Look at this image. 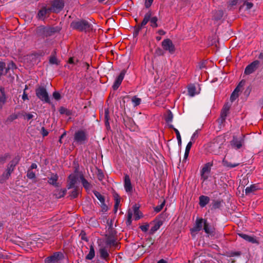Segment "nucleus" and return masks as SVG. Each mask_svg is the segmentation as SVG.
Returning <instances> with one entry per match:
<instances>
[{"mask_svg": "<svg viewBox=\"0 0 263 263\" xmlns=\"http://www.w3.org/2000/svg\"><path fill=\"white\" fill-rule=\"evenodd\" d=\"M70 27L79 31L88 32L92 30V25L87 20L77 19L71 22Z\"/></svg>", "mask_w": 263, "mask_h": 263, "instance_id": "obj_1", "label": "nucleus"}, {"mask_svg": "<svg viewBox=\"0 0 263 263\" xmlns=\"http://www.w3.org/2000/svg\"><path fill=\"white\" fill-rule=\"evenodd\" d=\"M19 161V158L15 157L7 165V168L0 176V183H3L9 179L14 167Z\"/></svg>", "mask_w": 263, "mask_h": 263, "instance_id": "obj_2", "label": "nucleus"}, {"mask_svg": "<svg viewBox=\"0 0 263 263\" xmlns=\"http://www.w3.org/2000/svg\"><path fill=\"white\" fill-rule=\"evenodd\" d=\"M225 142L224 137L219 136L214 139V142L211 144V148L213 153L218 155L222 152L223 145Z\"/></svg>", "mask_w": 263, "mask_h": 263, "instance_id": "obj_3", "label": "nucleus"}, {"mask_svg": "<svg viewBox=\"0 0 263 263\" xmlns=\"http://www.w3.org/2000/svg\"><path fill=\"white\" fill-rule=\"evenodd\" d=\"M58 31V29L53 27H44L43 26H39L36 29V33L43 37L51 35L52 34Z\"/></svg>", "mask_w": 263, "mask_h": 263, "instance_id": "obj_4", "label": "nucleus"}, {"mask_svg": "<svg viewBox=\"0 0 263 263\" xmlns=\"http://www.w3.org/2000/svg\"><path fill=\"white\" fill-rule=\"evenodd\" d=\"M245 137L242 135L240 136H234L231 141L232 147L236 150L241 148L245 144Z\"/></svg>", "mask_w": 263, "mask_h": 263, "instance_id": "obj_5", "label": "nucleus"}, {"mask_svg": "<svg viewBox=\"0 0 263 263\" xmlns=\"http://www.w3.org/2000/svg\"><path fill=\"white\" fill-rule=\"evenodd\" d=\"M36 96L42 101L49 102V98L46 89L43 87H40L35 90Z\"/></svg>", "mask_w": 263, "mask_h": 263, "instance_id": "obj_6", "label": "nucleus"}, {"mask_svg": "<svg viewBox=\"0 0 263 263\" xmlns=\"http://www.w3.org/2000/svg\"><path fill=\"white\" fill-rule=\"evenodd\" d=\"M162 46L163 49L165 51H168L170 54L174 53L175 51V47L172 41L170 39H166L164 40L162 42Z\"/></svg>", "mask_w": 263, "mask_h": 263, "instance_id": "obj_7", "label": "nucleus"}, {"mask_svg": "<svg viewBox=\"0 0 263 263\" xmlns=\"http://www.w3.org/2000/svg\"><path fill=\"white\" fill-rule=\"evenodd\" d=\"M74 139L77 142L82 144L87 141L88 137L84 131L80 130L75 133Z\"/></svg>", "mask_w": 263, "mask_h": 263, "instance_id": "obj_8", "label": "nucleus"}, {"mask_svg": "<svg viewBox=\"0 0 263 263\" xmlns=\"http://www.w3.org/2000/svg\"><path fill=\"white\" fill-rule=\"evenodd\" d=\"M64 3L63 0H55L53 2L52 6L49 7L51 12L58 13L63 8Z\"/></svg>", "mask_w": 263, "mask_h": 263, "instance_id": "obj_9", "label": "nucleus"}, {"mask_svg": "<svg viewBox=\"0 0 263 263\" xmlns=\"http://www.w3.org/2000/svg\"><path fill=\"white\" fill-rule=\"evenodd\" d=\"M126 72V70L124 69L119 74V75L116 78L113 85H112V89L115 90H117L121 85L125 73Z\"/></svg>", "mask_w": 263, "mask_h": 263, "instance_id": "obj_10", "label": "nucleus"}, {"mask_svg": "<svg viewBox=\"0 0 263 263\" xmlns=\"http://www.w3.org/2000/svg\"><path fill=\"white\" fill-rule=\"evenodd\" d=\"M63 255L60 252H57L53 255L45 259L46 263H57L59 260L62 259Z\"/></svg>", "mask_w": 263, "mask_h": 263, "instance_id": "obj_11", "label": "nucleus"}, {"mask_svg": "<svg viewBox=\"0 0 263 263\" xmlns=\"http://www.w3.org/2000/svg\"><path fill=\"white\" fill-rule=\"evenodd\" d=\"M51 10L49 8L43 7L38 12L37 17L39 20H44L51 13Z\"/></svg>", "mask_w": 263, "mask_h": 263, "instance_id": "obj_12", "label": "nucleus"}, {"mask_svg": "<svg viewBox=\"0 0 263 263\" xmlns=\"http://www.w3.org/2000/svg\"><path fill=\"white\" fill-rule=\"evenodd\" d=\"M124 187L127 193H132L133 192V186L131 183L130 179L128 175H125L124 180Z\"/></svg>", "mask_w": 263, "mask_h": 263, "instance_id": "obj_13", "label": "nucleus"}, {"mask_svg": "<svg viewBox=\"0 0 263 263\" xmlns=\"http://www.w3.org/2000/svg\"><path fill=\"white\" fill-rule=\"evenodd\" d=\"M205 221L202 218L197 219L196 223L194 228L192 229V232H197L200 231L202 227H204V221Z\"/></svg>", "mask_w": 263, "mask_h": 263, "instance_id": "obj_14", "label": "nucleus"}, {"mask_svg": "<svg viewBox=\"0 0 263 263\" xmlns=\"http://www.w3.org/2000/svg\"><path fill=\"white\" fill-rule=\"evenodd\" d=\"M0 110H1L5 104L7 97L6 96L5 88L0 87Z\"/></svg>", "mask_w": 263, "mask_h": 263, "instance_id": "obj_15", "label": "nucleus"}, {"mask_svg": "<svg viewBox=\"0 0 263 263\" xmlns=\"http://www.w3.org/2000/svg\"><path fill=\"white\" fill-rule=\"evenodd\" d=\"M94 194L97 199L100 201L103 210L106 211L107 209V206L105 204V200L103 196L100 193L97 191L94 192Z\"/></svg>", "mask_w": 263, "mask_h": 263, "instance_id": "obj_16", "label": "nucleus"}, {"mask_svg": "<svg viewBox=\"0 0 263 263\" xmlns=\"http://www.w3.org/2000/svg\"><path fill=\"white\" fill-rule=\"evenodd\" d=\"M77 180V177L75 174H71L69 176L68 189L74 187Z\"/></svg>", "mask_w": 263, "mask_h": 263, "instance_id": "obj_17", "label": "nucleus"}, {"mask_svg": "<svg viewBox=\"0 0 263 263\" xmlns=\"http://www.w3.org/2000/svg\"><path fill=\"white\" fill-rule=\"evenodd\" d=\"M152 15V12L151 11H148L147 13H146L144 17L143 18V21H142L141 23L139 25L140 29H141L143 28L145 25L147 24V23L149 21L151 16Z\"/></svg>", "mask_w": 263, "mask_h": 263, "instance_id": "obj_18", "label": "nucleus"}, {"mask_svg": "<svg viewBox=\"0 0 263 263\" xmlns=\"http://www.w3.org/2000/svg\"><path fill=\"white\" fill-rule=\"evenodd\" d=\"M230 109V106L228 104L224 105L221 112V121H224L226 117L229 112V110Z\"/></svg>", "mask_w": 263, "mask_h": 263, "instance_id": "obj_19", "label": "nucleus"}, {"mask_svg": "<svg viewBox=\"0 0 263 263\" xmlns=\"http://www.w3.org/2000/svg\"><path fill=\"white\" fill-rule=\"evenodd\" d=\"M210 201V198L208 196H201L199 197V204L201 207L205 206Z\"/></svg>", "mask_w": 263, "mask_h": 263, "instance_id": "obj_20", "label": "nucleus"}, {"mask_svg": "<svg viewBox=\"0 0 263 263\" xmlns=\"http://www.w3.org/2000/svg\"><path fill=\"white\" fill-rule=\"evenodd\" d=\"M188 93L191 97H193L195 95L199 93V91H196V88L195 85H190L188 88Z\"/></svg>", "mask_w": 263, "mask_h": 263, "instance_id": "obj_21", "label": "nucleus"}, {"mask_svg": "<svg viewBox=\"0 0 263 263\" xmlns=\"http://www.w3.org/2000/svg\"><path fill=\"white\" fill-rule=\"evenodd\" d=\"M238 235L240 237H241V238H242L243 239H244L245 240H246L249 242H251L252 243H255L256 242V239L254 237H253L251 236H249L247 234H242V233L239 234Z\"/></svg>", "mask_w": 263, "mask_h": 263, "instance_id": "obj_22", "label": "nucleus"}, {"mask_svg": "<svg viewBox=\"0 0 263 263\" xmlns=\"http://www.w3.org/2000/svg\"><path fill=\"white\" fill-rule=\"evenodd\" d=\"M153 224V226H152L151 228V232L152 233H154L160 228V226L162 225V222L160 221L156 222L154 221Z\"/></svg>", "mask_w": 263, "mask_h": 263, "instance_id": "obj_23", "label": "nucleus"}, {"mask_svg": "<svg viewBox=\"0 0 263 263\" xmlns=\"http://www.w3.org/2000/svg\"><path fill=\"white\" fill-rule=\"evenodd\" d=\"M133 214H134V219L135 220H138L140 218L141 215L139 211V208L136 205H135L133 207Z\"/></svg>", "mask_w": 263, "mask_h": 263, "instance_id": "obj_24", "label": "nucleus"}, {"mask_svg": "<svg viewBox=\"0 0 263 263\" xmlns=\"http://www.w3.org/2000/svg\"><path fill=\"white\" fill-rule=\"evenodd\" d=\"M158 20V19L157 16H151L149 22L150 25L152 28H155L158 27V25L157 24Z\"/></svg>", "mask_w": 263, "mask_h": 263, "instance_id": "obj_25", "label": "nucleus"}, {"mask_svg": "<svg viewBox=\"0 0 263 263\" xmlns=\"http://www.w3.org/2000/svg\"><path fill=\"white\" fill-rule=\"evenodd\" d=\"M58 176L56 174H53L49 178L48 183L50 184L57 186Z\"/></svg>", "mask_w": 263, "mask_h": 263, "instance_id": "obj_26", "label": "nucleus"}, {"mask_svg": "<svg viewBox=\"0 0 263 263\" xmlns=\"http://www.w3.org/2000/svg\"><path fill=\"white\" fill-rule=\"evenodd\" d=\"M99 252L100 254V257L102 258L106 259L109 256L108 251L105 248H101L99 250Z\"/></svg>", "mask_w": 263, "mask_h": 263, "instance_id": "obj_27", "label": "nucleus"}, {"mask_svg": "<svg viewBox=\"0 0 263 263\" xmlns=\"http://www.w3.org/2000/svg\"><path fill=\"white\" fill-rule=\"evenodd\" d=\"M253 4L248 1H245L243 5L241 6V9L245 10H249L252 8Z\"/></svg>", "mask_w": 263, "mask_h": 263, "instance_id": "obj_28", "label": "nucleus"}, {"mask_svg": "<svg viewBox=\"0 0 263 263\" xmlns=\"http://www.w3.org/2000/svg\"><path fill=\"white\" fill-rule=\"evenodd\" d=\"M203 229L205 232L208 234H211L213 232V229L209 224L206 222V221H204Z\"/></svg>", "mask_w": 263, "mask_h": 263, "instance_id": "obj_29", "label": "nucleus"}, {"mask_svg": "<svg viewBox=\"0 0 263 263\" xmlns=\"http://www.w3.org/2000/svg\"><path fill=\"white\" fill-rule=\"evenodd\" d=\"M95 254V250H94L93 247L92 246V245H91L90 247L89 252L88 254V255L86 256V258L87 259L91 260L94 257Z\"/></svg>", "mask_w": 263, "mask_h": 263, "instance_id": "obj_30", "label": "nucleus"}, {"mask_svg": "<svg viewBox=\"0 0 263 263\" xmlns=\"http://www.w3.org/2000/svg\"><path fill=\"white\" fill-rule=\"evenodd\" d=\"M222 164L223 166L229 167V168H233L236 166H237L239 165V163H231L228 161L226 160L225 159H223L222 160Z\"/></svg>", "mask_w": 263, "mask_h": 263, "instance_id": "obj_31", "label": "nucleus"}, {"mask_svg": "<svg viewBox=\"0 0 263 263\" xmlns=\"http://www.w3.org/2000/svg\"><path fill=\"white\" fill-rule=\"evenodd\" d=\"M29 59L32 62V64H37L40 61L39 57L38 55L34 54L29 56Z\"/></svg>", "mask_w": 263, "mask_h": 263, "instance_id": "obj_32", "label": "nucleus"}, {"mask_svg": "<svg viewBox=\"0 0 263 263\" xmlns=\"http://www.w3.org/2000/svg\"><path fill=\"white\" fill-rule=\"evenodd\" d=\"M256 190V186L255 185H251V186L246 187V189H245V193L246 195H248L254 192Z\"/></svg>", "mask_w": 263, "mask_h": 263, "instance_id": "obj_33", "label": "nucleus"}, {"mask_svg": "<svg viewBox=\"0 0 263 263\" xmlns=\"http://www.w3.org/2000/svg\"><path fill=\"white\" fill-rule=\"evenodd\" d=\"M211 165L210 163L205 164L202 167L201 173L209 174L211 171Z\"/></svg>", "mask_w": 263, "mask_h": 263, "instance_id": "obj_34", "label": "nucleus"}, {"mask_svg": "<svg viewBox=\"0 0 263 263\" xmlns=\"http://www.w3.org/2000/svg\"><path fill=\"white\" fill-rule=\"evenodd\" d=\"M80 179L83 186L86 190H88L90 187V183L83 177V176H81Z\"/></svg>", "mask_w": 263, "mask_h": 263, "instance_id": "obj_35", "label": "nucleus"}, {"mask_svg": "<svg viewBox=\"0 0 263 263\" xmlns=\"http://www.w3.org/2000/svg\"><path fill=\"white\" fill-rule=\"evenodd\" d=\"M114 198L115 200V209L116 211L120 202V197L118 194L115 193L114 194Z\"/></svg>", "mask_w": 263, "mask_h": 263, "instance_id": "obj_36", "label": "nucleus"}, {"mask_svg": "<svg viewBox=\"0 0 263 263\" xmlns=\"http://www.w3.org/2000/svg\"><path fill=\"white\" fill-rule=\"evenodd\" d=\"M133 210L129 209L127 211V223L128 224H130L132 223V218L133 215Z\"/></svg>", "mask_w": 263, "mask_h": 263, "instance_id": "obj_37", "label": "nucleus"}, {"mask_svg": "<svg viewBox=\"0 0 263 263\" xmlns=\"http://www.w3.org/2000/svg\"><path fill=\"white\" fill-rule=\"evenodd\" d=\"M132 101L134 104V106H137L141 103V99L137 98L136 96H134L132 98Z\"/></svg>", "mask_w": 263, "mask_h": 263, "instance_id": "obj_38", "label": "nucleus"}, {"mask_svg": "<svg viewBox=\"0 0 263 263\" xmlns=\"http://www.w3.org/2000/svg\"><path fill=\"white\" fill-rule=\"evenodd\" d=\"M239 91L238 87H236L231 96V100L232 101L235 100L238 97Z\"/></svg>", "mask_w": 263, "mask_h": 263, "instance_id": "obj_39", "label": "nucleus"}, {"mask_svg": "<svg viewBox=\"0 0 263 263\" xmlns=\"http://www.w3.org/2000/svg\"><path fill=\"white\" fill-rule=\"evenodd\" d=\"M36 113L32 112V113H25L24 115V117L25 119H27V120H29L31 119L34 117V116L36 115Z\"/></svg>", "mask_w": 263, "mask_h": 263, "instance_id": "obj_40", "label": "nucleus"}, {"mask_svg": "<svg viewBox=\"0 0 263 263\" xmlns=\"http://www.w3.org/2000/svg\"><path fill=\"white\" fill-rule=\"evenodd\" d=\"M255 67H246L245 70V73L246 74H249L250 73H252L253 72L255 71Z\"/></svg>", "mask_w": 263, "mask_h": 263, "instance_id": "obj_41", "label": "nucleus"}, {"mask_svg": "<svg viewBox=\"0 0 263 263\" xmlns=\"http://www.w3.org/2000/svg\"><path fill=\"white\" fill-rule=\"evenodd\" d=\"M27 176L29 179H33L35 177V174L32 170H29L27 172Z\"/></svg>", "mask_w": 263, "mask_h": 263, "instance_id": "obj_42", "label": "nucleus"}, {"mask_svg": "<svg viewBox=\"0 0 263 263\" xmlns=\"http://www.w3.org/2000/svg\"><path fill=\"white\" fill-rule=\"evenodd\" d=\"M49 62L51 64L58 65V61L57 59L54 56H52L49 59Z\"/></svg>", "mask_w": 263, "mask_h": 263, "instance_id": "obj_43", "label": "nucleus"}, {"mask_svg": "<svg viewBox=\"0 0 263 263\" xmlns=\"http://www.w3.org/2000/svg\"><path fill=\"white\" fill-rule=\"evenodd\" d=\"M9 155L8 154H6L4 155V156L0 157V164H3L5 162L6 160L9 157Z\"/></svg>", "mask_w": 263, "mask_h": 263, "instance_id": "obj_44", "label": "nucleus"}, {"mask_svg": "<svg viewBox=\"0 0 263 263\" xmlns=\"http://www.w3.org/2000/svg\"><path fill=\"white\" fill-rule=\"evenodd\" d=\"M175 132L176 134L177 139V140H178V144H181V136H180V133L178 131V130L177 129H175Z\"/></svg>", "mask_w": 263, "mask_h": 263, "instance_id": "obj_45", "label": "nucleus"}, {"mask_svg": "<svg viewBox=\"0 0 263 263\" xmlns=\"http://www.w3.org/2000/svg\"><path fill=\"white\" fill-rule=\"evenodd\" d=\"M198 135H199L198 130H196L194 133L193 135L192 136L191 138V141L194 142L195 139L198 137Z\"/></svg>", "mask_w": 263, "mask_h": 263, "instance_id": "obj_46", "label": "nucleus"}, {"mask_svg": "<svg viewBox=\"0 0 263 263\" xmlns=\"http://www.w3.org/2000/svg\"><path fill=\"white\" fill-rule=\"evenodd\" d=\"M209 174L201 173V179L204 182L209 177Z\"/></svg>", "mask_w": 263, "mask_h": 263, "instance_id": "obj_47", "label": "nucleus"}, {"mask_svg": "<svg viewBox=\"0 0 263 263\" xmlns=\"http://www.w3.org/2000/svg\"><path fill=\"white\" fill-rule=\"evenodd\" d=\"M154 0H145V7L146 8H148L152 5Z\"/></svg>", "mask_w": 263, "mask_h": 263, "instance_id": "obj_48", "label": "nucleus"}, {"mask_svg": "<svg viewBox=\"0 0 263 263\" xmlns=\"http://www.w3.org/2000/svg\"><path fill=\"white\" fill-rule=\"evenodd\" d=\"M79 192L77 190L74 189L70 194V196L73 198H76L78 195Z\"/></svg>", "mask_w": 263, "mask_h": 263, "instance_id": "obj_49", "label": "nucleus"}, {"mask_svg": "<svg viewBox=\"0 0 263 263\" xmlns=\"http://www.w3.org/2000/svg\"><path fill=\"white\" fill-rule=\"evenodd\" d=\"M173 116L171 112H170L167 117L166 118V121L167 122H172L173 120Z\"/></svg>", "mask_w": 263, "mask_h": 263, "instance_id": "obj_50", "label": "nucleus"}, {"mask_svg": "<svg viewBox=\"0 0 263 263\" xmlns=\"http://www.w3.org/2000/svg\"><path fill=\"white\" fill-rule=\"evenodd\" d=\"M69 63L70 64H78V61L74 58H70L69 59Z\"/></svg>", "mask_w": 263, "mask_h": 263, "instance_id": "obj_51", "label": "nucleus"}, {"mask_svg": "<svg viewBox=\"0 0 263 263\" xmlns=\"http://www.w3.org/2000/svg\"><path fill=\"white\" fill-rule=\"evenodd\" d=\"M149 228V224H145L140 226V229L143 232H146Z\"/></svg>", "mask_w": 263, "mask_h": 263, "instance_id": "obj_52", "label": "nucleus"}, {"mask_svg": "<svg viewBox=\"0 0 263 263\" xmlns=\"http://www.w3.org/2000/svg\"><path fill=\"white\" fill-rule=\"evenodd\" d=\"M194 142L190 141L187 144L186 146V148H185V151L186 152H190V149H191V148L192 146V144Z\"/></svg>", "mask_w": 263, "mask_h": 263, "instance_id": "obj_53", "label": "nucleus"}, {"mask_svg": "<svg viewBox=\"0 0 263 263\" xmlns=\"http://www.w3.org/2000/svg\"><path fill=\"white\" fill-rule=\"evenodd\" d=\"M53 97H54V98L55 99L59 100V99H60L61 96H60V94L59 92H54L53 93Z\"/></svg>", "mask_w": 263, "mask_h": 263, "instance_id": "obj_54", "label": "nucleus"}, {"mask_svg": "<svg viewBox=\"0 0 263 263\" xmlns=\"http://www.w3.org/2000/svg\"><path fill=\"white\" fill-rule=\"evenodd\" d=\"M104 177V175L100 171H98V178L100 180H102Z\"/></svg>", "mask_w": 263, "mask_h": 263, "instance_id": "obj_55", "label": "nucleus"}, {"mask_svg": "<svg viewBox=\"0 0 263 263\" xmlns=\"http://www.w3.org/2000/svg\"><path fill=\"white\" fill-rule=\"evenodd\" d=\"M42 135L45 137L47 136L48 132L45 129L44 127H42L41 129Z\"/></svg>", "mask_w": 263, "mask_h": 263, "instance_id": "obj_56", "label": "nucleus"}, {"mask_svg": "<svg viewBox=\"0 0 263 263\" xmlns=\"http://www.w3.org/2000/svg\"><path fill=\"white\" fill-rule=\"evenodd\" d=\"M211 61H207V60H204V61H202L201 63V65L200 66H204L205 65H210V64L209 63V62H211Z\"/></svg>", "mask_w": 263, "mask_h": 263, "instance_id": "obj_57", "label": "nucleus"}, {"mask_svg": "<svg viewBox=\"0 0 263 263\" xmlns=\"http://www.w3.org/2000/svg\"><path fill=\"white\" fill-rule=\"evenodd\" d=\"M245 82L244 81H241L240 82L237 87H238V89L240 90V87H242L245 85Z\"/></svg>", "mask_w": 263, "mask_h": 263, "instance_id": "obj_58", "label": "nucleus"}, {"mask_svg": "<svg viewBox=\"0 0 263 263\" xmlns=\"http://www.w3.org/2000/svg\"><path fill=\"white\" fill-rule=\"evenodd\" d=\"M259 64V61L256 60V61L253 62L251 64H250L248 66H257Z\"/></svg>", "mask_w": 263, "mask_h": 263, "instance_id": "obj_59", "label": "nucleus"}, {"mask_svg": "<svg viewBox=\"0 0 263 263\" xmlns=\"http://www.w3.org/2000/svg\"><path fill=\"white\" fill-rule=\"evenodd\" d=\"M189 153L190 152H186L185 151V153H184V158H183V161L184 160H186L189 156Z\"/></svg>", "mask_w": 263, "mask_h": 263, "instance_id": "obj_60", "label": "nucleus"}, {"mask_svg": "<svg viewBox=\"0 0 263 263\" xmlns=\"http://www.w3.org/2000/svg\"><path fill=\"white\" fill-rule=\"evenodd\" d=\"M22 99L23 100H28V96L25 93V92L24 91V93L23 95V96H22Z\"/></svg>", "mask_w": 263, "mask_h": 263, "instance_id": "obj_61", "label": "nucleus"}, {"mask_svg": "<svg viewBox=\"0 0 263 263\" xmlns=\"http://www.w3.org/2000/svg\"><path fill=\"white\" fill-rule=\"evenodd\" d=\"M108 110L106 109L105 111V119H106V123H108Z\"/></svg>", "mask_w": 263, "mask_h": 263, "instance_id": "obj_62", "label": "nucleus"}, {"mask_svg": "<svg viewBox=\"0 0 263 263\" xmlns=\"http://www.w3.org/2000/svg\"><path fill=\"white\" fill-rule=\"evenodd\" d=\"M158 33H159V34H160L161 35H163L165 34V32L162 29L159 30L158 31Z\"/></svg>", "mask_w": 263, "mask_h": 263, "instance_id": "obj_63", "label": "nucleus"}, {"mask_svg": "<svg viewBox=\"0 0 263 263\" xmlns=\"http://www.w3.org/2000/svg\"><path fill=\"white\" fill-rule=\"evenodd\" d=\"M37 167V165L35 163H32L30 166V169L32 170V169H35Z\"/></svg>", "mask_w": 263, "mask_h": 263, "instance_id": "obj_64", "label": "nucleus"}]
</instances>
